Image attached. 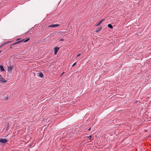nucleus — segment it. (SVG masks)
Here are the masks:
<instances>
[{"mask_svg": "<svg viewBox=\"0 0 151 151\" xmlns=\"http://www.w3.org/2000/svg\"><path fill=\"white\" fill-rule=\"evenodd\" d=\"M29 39H30L29 38H28L27 39H26V40H25V39H23V40H22L21 41H19L18 42H16L12 44V46H13V45H14L15 44H16L22 42H27L29 40Z\"/></svg>", "mask_w": 151, "mask_h": 151, "instance_id": "obj_1", "label": "nucleus"}, {"mask_svg": "<svg viewBox=\"0 0 151 151\" xmlns=\"http://www.w3.org/2000/svg\"><path fill=\"white\" fill-rule=\"evenodd\" d=\"M0 82L1 83H6L7 82V81L4 80V79L3 78L2 76L0 74Z\"/></svg>", "mask_w": 151, "mask_h": 151, "instance_id": "obj_2", "label": "nucleus"}, {"mask_svg": "<svg viewBox=\"0 0 151 151\" xmlns=\"http://www.w3.org/2000/svg\"><path fill=\"white\" fill-rule=\"evenodd\" d=\"M59 48H60L59 47H55V48H54V54L55 55H56V54L57 53V52L59 50Z\"/></svg>", "mask_w": 151, "mask_h": 151, "instance_id": "obj_3", "label": "nucleus"}, {"mask_svg": "<svg viewBox=\"0 0 151 151\" xmlns=\"http://www.w3.org/2000/svg\"><path fill=\"white\" fill-rule=\"evenodd\" d=\"M8 141L5 139H0V142L2 143H5L6 142Z\"/></svg>", "mask_w": 151, "mask_h": 151, "instance_id": "obj_4", "label": "nucleus"}, {"mask_svg": "<svg viewBox=\"0 0 151 151\" xmlns=\"http://www.w3.org/2000/svg\"><path fill=\"white\" fill-rule=\"evenodd\" d=\"M59 26V24H52V25H50L48 26V27H58Z\"/></svg>", "mask_w": 151, "mask_h": 151, "instance_id": "obj_5", "label": "nucleus"}, {"mask_svg": "<svg viewBox=\"0 0 151 151\" xmlns=\"http://www.w3.org/2000/svg\"><path fill=\"white\" fill-rule=\"evenodd\" d=\"M14 68L13 65L10 66L8 67V69L9 70L11 71Z\"/></svg>", "mask_w": 151, "mask_h": 151, "instance_id": "obj_6", "label": "nucleus"}, {"mask_svg": "<svg viewBox=\"0 0 151 151\" xmlns=\"http://www.w3.org/2000/svg\"><path fill=\"white\" fill-rule=\"evenodd\" d=\"M0 70L1 71H4V69L3 66L0 65Z\"/></svg>", "mask_w": 151, "mask_h": 151, "instance_id": "obj_7", "label": "nucleus"}, {"mask_svg": "<svg viewBox=\"0 0 151 151\" xmlns=\"http://www.w3.org/2000/svg\"><path fill=\"white\" fill-rule=\"evenodd\" d=\"M39 76L41 78H42L44 77L43 73L41 72H40L39 73Z\"/></svg>", "mask_w": 151, "mask_h": 151, "instance_id": "obj_8", "label": "nucleus"}, {"mask_svg": "<svg viewBox=\"0 0 151 151\" xmlns=\"http://www.w3.org/2000/svg\"><path fill=\"white\" fill-rule=\"evenodd\" d=\"M104 19H102L101 20L100 22H99V23L97 24V25H96L97 26H99V25H100L101 23L102 22L104 21Z\"/></svg>", "mask_w": 151, "mask_h": 151, "instance_id": "obj_9", "label": "nucleus"}, {"mask_svg": "<svg viewBox=\"0 0 151 151\" xmlns=\"http://www.w3.org/2000/svg\"><path fill=\"white\" fill-rule=\"evenodd\" d=\"M108 27H109L111 29H112L113 28L112 26L110 24H108Z\"/></svg>", "mask_w": 151, "mask_h": 151, "instance_id": "obj_10", "label": "nucleus"}, {"mask_svg": "<svg viewBox=\"0 0 151 151\" xmlns=\"http://www.w3.org/2000/svg\"><path fill=\"white\" fill-rule=\"evenodd\" d=\"M7 43H3L0 46V47H3V46L4 45H5V44H7Z\"/></svg>", "mask_w": 151, "mask_h": 151, "instance_id": "obj_11", "label": "nucleus"}, {"mask_svg": "<svg viewBox=\"0 0 151 151\" xmlns=\"http://www.w3.org/2000/svg\"><path fill=\"white\" fill-rule=\"evenodd\" d=\"M76 64V63H74L72 65V67H74Z\"/></svg>", "mask_w": 151, "mask_h": 151, "instance_id": "obj_12", "label": "nucleus"}, {"mask_svg": "<svg viewBox=\"0 0 151 151\" xmlns=\"http://www.w3.org/2000/svg\"><path fill=\"white\" fill-rule=\"evenodd\" d=\"M101 29V27L98 30L96 31V32H98Z\"/></svg>", "mask_w": 151, "mask_h": 151, "instance_id": "obj_13", "label": "nucleus"}, {"mask_svg": "<svg viewBox=\"0 0 151 151\" xmlns=\"http://www.w3.org/2000/svg\"><path fill=\"white\" fill-rule=\"evenodd\" d=\"M88 138H89V139H91V135H90V136H89V137H88Z\"/></svg>", "mask_w": 151, "mask_h": 151, "instance_id": "obj_14", "label": "nucleus"}, {"mask_svg": "<svg viewBox=\"0 0 151 151\" xmlns=\"http://www.w3.org/2000/svg\"><path fill=\"white\" fill-rule=\"evenodd\" d=\"M80 55H81V54H78V55H77V56L76 57H78Z\"/></svg>", "mask_w": 151, "mask_h": 151, "instance_id": "obj_15", "label": "nucleus"}, {"mask_svg": "<svg viewBox=\"0 0 151 151\" xmlns=\"http://www.w3.org/2000/svg\"><path fill=\"white\" fill-rule=\"evenodd\" d=\"M64 73H65V72H63L62 73V75H61V76H62V75H63L64 74Z\"/></svg>", "mask_w": 151, "mask_h": 151, "instance_id": "obj_16", "label": "nucleus"}, {"mask_svg": "<svg viewBox=\"0 0 151 151\" xmlns=\"http://www.w3.org/2000/svg\"><path fill=\"white\" fill-rule=\"evenodd\" d=\"M91 129V128L90 127V128H89V129H88V131H90V130Z\"/></svg>", "mask_w": 151, "mask_h": 151, "instance_id": "obj_17", "label": "nucleus"}, {"mask_svg": "<svg viewBox=\"0 0 151 151\" xmlns=\"http://www.w3.org/2000/svg\"><path fill=\"white\" fill-rule=\"evenodd\" d=\"M63 40H64L63 39H61V40H60V41H63Z\"/></svg>", "mask_w": 151, "mask_h": 151, "instance_id": "obj_18", "label": "nucleus"}, {"mask_svg": "<svg viewBox=\"0 0 151 151\" xmlns=\"http://www.w3.org/2000/svg\"><path fill=\"white\" fill-rule=\"evenodd\" d=\"M12 48V46H11V47H10V49H11Z\"/></svg>", "mask_w": 151, "mask_h": 151, "instance_id": "obj_19", "label": "nucleus"}, {"mask_svg": "<svg viewBox=\"0 0 151 151\" xmlns=\"http://www.w3.org/2000/svg\"><path fill=\"white\" fill-rule=\"evenodd\" d=\"M2 52V51L1 50H0V53H1Z\"/></svg>", "mask_w": 151, "mask_h": 151, "instance_id": "obj_20", "label": "nucleus"}, {"mask_svg": "<svg viewBox=\"0 0 151 151\" xmlns=\"http://www.w3.org/2000/svg\"><path fill=\"white\" fill-rule=\"evenodd\" d=\"M19 40V39H17V40Z\"/></svg>", "mask_w": 151, "mask_h": 151, "instance_id": "obj_21", "label": "nucleus"}]
</instances>
